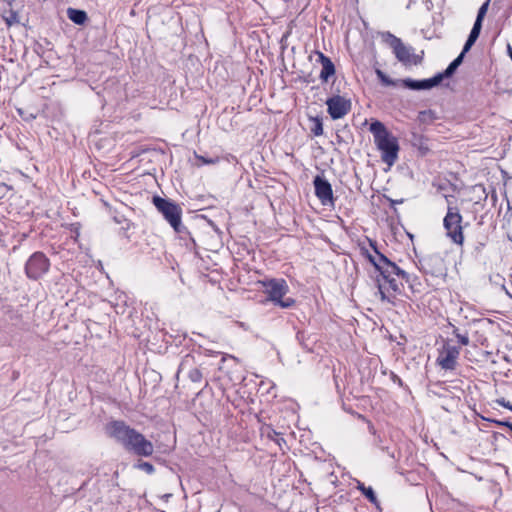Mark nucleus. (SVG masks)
I'll list each match as a JSON object with an SVG mask.
<instances>
[{
	"instance_id": "obj_5",
	"label": "nucleus",
	"mask_w": 512,
	"mask_h": 512,
	"mask_svg": "<svg viewBox=\"0 0 512 512\" xmlns=\"http://www.w3.org/2000/svg\"><path fill=\"white\" fill-rule=\"evenodd\" d=\"M462 216L457 210L453 208H449L448 212L444 218L443 224L446 230V235L458 245H462L464 241L463 231H462Z\"/></svg>"
},
{
	"instance_id": "obj_28",
	"label": "nucleus",
	"mask_w": 512,
	"mask_h": 512,
	"mask_svg": "<svg viewBox=\"0 0 512 512\" xmlns=\"http://www.w3.org/2000/svg\"><path fill=\"white\" fill-rule=\"evenodd\" d=\"M497 403L499 405L509 409V410H512V405L510 404V402L505 401V399H503V398L502 399H498Z\"/></svg>"
},
{
	"instance_id": "obj_18",
	"label": "nucleus",
	"mask_w": 512,
	"mask_h": 512,
	"mask_svg": "<svg viewBox=\"0 0 512 512\" xmlns=\"http://www.w3.org/2000/svg\"><path fill=\"white\" fill-rule=\"evenodd\" d=\"M464 54L465 53H463V51H462L460 53V55L449 64V66L446 68V70L442 73L443 78L449 77L455 72V70L458 68V66L462 63Z\"/></svg>"
},
{
	"instance_id": "obj_11",
	"label": "nucleus",
	"mask_w": 512,
	"mask_h": 512,
	"mask_svg": "<svg viewBox=\"0 0 512 512\" xmlns=\"http://www.w3.org/2000/svg\"><path fill=\"white\" fill-rule=\"evenodd\" d=\"M315 194L323 205L333 204V192L330 183L320 176L314 179Z\"/></svg>"
},
{
	"instance_id": "obj_24",
	"label": "nucleus",
	"mask_w": 512,
	"mask_h": 512,
	"mask_svg": "<svg viewBox=\"0 0 512 512\" xmlns=\"http://www.w3.org/2000/svg\"><path fill=\"white\" fill-rule=\"evenodd\" d=\"M137 468L145 471L147 474H152L154 472V467L152 464L148 462H140L137 464Z\"/></svg>"
},
{
	"instance_id": "obj_10",
	"label": "nucleus",
	"mask_w": 512,
	"mask_h": 512,
	"mask_svg": "<svg viewBox=\"0 0 512 512\" xmlns=\"http://www.w3.org/2000/svg\"><path fill=\"white\" fill-rule=\"evenodd\" d=\"M328 107V113L332 119L343 118L351 109V103L349 100L341 96H334L326 101Z\"/></svg>"
},
{
	"instance_id": "obj_9",
	"label": "nucleus",
	"mask_w": 512,
	"mask_h": 512,
	"mask_svg": "<svg viewBox=\"0 0 512 512\" xmlns=\"http://www.w3.org/2000/svg\"><path fill=\"white\" fill-rule=\"evenodd\" d=\"M370 261L381 273L383 279H388L394 275L403 279L407 277V273L404 270L400 269L395 263L391 262L383 254L377 253L376 257L370 256Z\"/></svg>"
},
{
	"instance_id": "obj_12",
	"label": "nucleus",
	"mask_w": 512,
	"mask_h": 512,
	"mask_svg": "<svg viewBox=\"0 0 512 512\" xmlns=\"http://www.w3.org/2000/svg\"><path fill=\"white\" fill-rule=\"evenodd\" d=\"M423 269L434 276H440L445 273L443 258L438 254L428 255L421 261Z\"/></svg>"
},
{
	"instance_id": "obj_8",
	"label": "nucleus",
	"mask_w": 512,
	"mask_h": 512,
	"mask_svg": "<svg viewBox=\"0 0 512 512\" xmlns=\"http://www.w3.org/2000/svg\"><path fill=\"white\" fill-rule=\"evenodd\" d=\"M386 42L393 49L396 58L405 65L417 64V58L410 47L405 46L396 36L387 33Z\"/></svg>"
},
{
	"instance_id": "obj_29",
	"label": "nucleus",
	"mask_w": 512,
	"mask_h": 512,
	"mask_svg": "<svg viewBox=\"0 0 512 512\" xmlns=\"http://www.w3.org/2000/svg\"><path fill=\"white\" fill-rule=\"evenodd\" d=\"M431 115V112L430 111H423V112H420V120H425L427 116H430Z\"/></svg>"
},
{
	"instance_id": "obj_14",
	"label": "nucleus",
	"mask_w": 512,
	"mask_h": 512,
	"mask_svg": "<svg viewBox=\"0 0 512 512\" xmlns=\"http://www.w3.org/2000/svg\"><path fill=\"white\" fill-rule=\"evenodd\" d=\"M400 290V284L394 277H389L388 279H383V282L379 281L378 284V293L381 297L382 301H387L389 303L393 302L395 292Z\"/></svg>"
},
{
	"instance_id": "obj_22",
	"label": "nucleus",
	"mask_w": 512,
	"mask_h": 512,
	"mask_svg": "<svg viewBox=\"0 0 512 512\" xmlns=\"http://www.w3.org/2000/svg\"><path fill=\"white\" fill-rule=\"evenodd\" d=\"M114 219L121 225V229L124 231H128L132 226L131 222L124 217H115Z\"/></svg>"
},
{
	"instance_id": "obj_23",
	"label": "nucleus",
	"mask_w": 512,
	"mask_h": 512,
	"mask_svg": "<svg viewBox=\"0 0 512 512\" xmlns=\"http://www.w3.org/2000/svg\"><path fill=\"white\" fill-rule=\"evenodd\" d=\"M363 494L365 495L368 500L374 504L377 503L376 495L372 489V487L363 488Z\"/></svg>"
},
{
	"instance_id": "obj_1",
	"label": "nucleus",
	"mask_w": 512,
	"mask_h": 512,
	"mask_svg": "<svg viewBox=\"0 0 512 512\" xmlns=\"http://www.w3.org/2000/svg\"><path fill=\"white\" fill-rule=\"evenodd\" d=\"M106 432L127 451L137 456L149 457L154 452V445L143 434L126 425L123 421H113L106 427Z\"/></svg>"
},
{
	"instance_id": "obj_27",
	"label": "nucleus",
	"mask_w": 512,
	"mask_h": 512,
	"mask_svg": "<svg viewBox=\"0 0 512 512\" xmlns=\"http://www.w3.org/2000/svg\"><path fill=\"white\" fill-rule=\"evenodd\" d=\"M456 334V337L458 338L459 342L462 344V345H468L469 344V338L467 335H462V334H459V333H455Z\"/></svg>"
},
{
	"instance_id": "obj_2",
	"label": "nucleus",
	"mask_w": 512,
	"mask_h": 512,
	"mask_svg": "<svg viewBox=\"0 0 512 512\" xmlns=\"http://www.w3.org/2000/svg\"><path fill=\"white\" fill-rule=\"evenodd\" d=\"M369 130L373 134L375 145L381 151L382 161L388 167L393 166L398 159L399 144L397 138L380 121L372 122Z\"/></svg>"
},
{
	"instance_id": "obj_7",
	"label": "nucleus",
	"mask_w": 512,
	"mask_h": 512,
	"mask_svg": "<svg viewBox=\"0 0 512 512\" xmlns=\"http://www.w3.org/2000/svg\"><path fill=\"white\" fill-rule=\"evenodd\" d=\"M460 348L446 341L438 350L436 363L444 370H454L458 364Z\"/></svg>"
},
{
	"instance_id": "obj_20",
	"label": "nucleus",
	"mask_w": 512,
	"mask_h": 512,
	"mask_svg": "<svg viewBox=\"0 0 512 512\" xmlns=\"http://www.w3.org/2000/svg\"><path fill=\"white\" fill-rule=\"evenodd\" d=\"M489 2H490V0H486V2H484L482 4V6L479 8L475 22H479V23L483 22V19L488 10Z\"/></svg>"
},
{
	"instance_id": "obj_25",
	"label": "nucleus",
	"mask_w": 512,
	"mask_h": 512,
	"mask_svg": "<svg viewBox=\"0 0 512 512\" xmlns=\"http://www.w3.org/2000/svg\"><path fill=\"white\" fill-rule=\"evenodd\" d=\"M312 132L316 136H320L323 133L322 123L319 119H315V126L312 128Z\"/></svg>"
},
{
	"instance_id": "obj_30",
	"label": "nucleus",
	"mask_w": 512,
	"mask_h": 512,
	"mask_svg": "<svg viewBox=\"0 0 512 512\" xmlns=\"http://www.w3.org/2000/svg\"><path fill=\"white\" fill-rule=\"evenodd\" d=\"M199 159H200V160H201V162H202V163H204V164H212V163H215V161H214V160H212V159H208V158H204V157H202V156H201V157H199Z\"/></svg>"
},
{
	"instance_id": "obj_4",
	"label": "nucleus",
	"mask_w": 512,
	"mask_h": 512,
	"mask_svg": "<svg viewBox=\"0 0 512 512\" xmlns=\"http://www.w3.org/2000/svg\"><path fill=\"white\" fill-rule=\"evenodd\" d=\"M153 204L176 232L182 231V209L179 205L159 196L153 197Z\"/></svg>"
},
{
	"instance_id": "obj_15",
	"label": "nucleus",
	"mask_w": 512,
	"mask_h": 512,
	"mask_svg": "<svg viewBox=\"0 0 512 512\" xmlns=\"http://www.w3.org/2000/svg\"><path fill=\"white\" fill-rule=\"evenodd\" d=\"M319 59L322 64V70L320 72V79L327 82L328 79L335 74V67L332 61L324 54L319 53Z\"/></svg>"
},
{
	"instance_id": "obj_26",
	"label": "nucleus",
	"mask_w": 512,
	"mask_h": 512,
	"mask_svg": "<svg viewBox=\"0 0 512 512\" xmlns=\"http://www.w3.org/2000/svg\"><path fill=\"white\" fill-rule=\"evenodd\" d=\"M189 378L193 381V382H198L201 380L202 378V374L200 373V371L198 369H194L192 371H190L189 373Z\"/></svg>"
},
{
	"instance_id": "obj_32",
	"label": "nucleus",
	"mask_w": 512,
	"mask_h": 512,
	"mask_svg": "<svg viewBox=\"0 0 512 512\" xmlns=\"http://www.w3.org/2000/svg\"><path fill=\"white\" fill-rule=\"evenodd\" d=\"M363 488H366V487L364 486V484H359V485H358V489H359V490H361L362 492H363Z\"/></svg>"
},
{
	"instance_id": "obj_6",
	"label": "nucleus",
	"mask_w": 512,
	"mask_h": 512,
	"mask_svg": "<svg viewBox=\"0 0 512 512\" xmlns=\"http://www.w3.org/2000/svg\"><path fill=\"white\" fill-rule=\"evenodd\" d=\"M50 267V261L42 252L33 253L25 264V273L29 279L38 280L46 274Z\"/></svg>"
},
{
	"instance_id": "obj_17",
	"label": "nucleus",
	"mask_w": 512,
	"mask_h": 512,
	"mask_svg": "<svg viewBox=\"0 0 512 512\" xmlns=\"http://www.w3.org/2000/svg\"><path fill=\"white\" fill-rule=\"evenodd\" d=\"M481 28H482V23L474 22V25L469 34V37L463 47V53H467L471 49V47L473 46V44L476 42V40L478 39V37L480 35Z\"/></svg>"
},
{
	"instance_id": "obj_16",
	"label": "nucleus",
	"mask_w": 512,
	"mask_h": 512,
	"mask_svg": "<svg viewBox=\"0 0 512 512\" xmlns=\"http://www.w3.org/2000/svg\"><path fill=\"white\" fill-rule=\"evenodd\" d=\"M67 17L77 25H83L87 21V14L81 9L69 7L67 9Z\"/></svg>"
},
{
	"instance_id": "obj_3",
	"label": "nucleus",
	"mask_w": 512,
	"mask_h": 512,
	"mask_svg": "<svg viewBox=\"0 0 512 512\" xmlns=\"http://www.w3.org/2000/svg\"><path fill=\"white\" fill-rule=\"evenodd\" d=\"M264 287V293L268 296L267 300L280 308L287 309L295 304V300L291 297H286L289 292V286L284 279H267L261 281Z\"/></svg>"
},
{
	"instance_id": "obj_19",
	"label": "nucleus",
	"mask_w": 512,
	"mask_h": 512,
	"mask_svg": "<svg viewBox=\"0 0 512 512\" xmlns=\"http://www.w3.org/2000/svg\"><path fill=\"white\" fill-rule=\"evenodd\" d=\"M3 20L5 21V23L7 24V26H12L14 24H18L19 23V15H18V12L13 10V9H10L6 15L3 16Z\"/></svg>"
},
{
	"instance_id": "obj_31",
	"label": "nucleus",
	"mask_w": 512,
	"mask_h": 512,
	"mask_svg": "<svg viewBox=\"0 0 512 512\" xmlns=\"http://www.w3.org/2000/svg\"><path fill=\"white\" fill-rule=\"evenodd\" d=\"M498 423L502 424V425H506V426H508L512 430V424H510V423H503V422H498Z\"/></svg>"
},
{
	"instance_id": "obj_13",
	"label": "nucleus",
	"mask_w": 512,
	"mask_h": 512,
	"mask_svg": "<svg viewBox=\"0 0 512 512\" xmlns=\"http://www.w3.org/2000/svg\"><path fill=\"white\" fill-rule=\"evenodd\" d=\"M443 80V74H437L432 78L424 79V80H413V79H404L402 80V84L404 87L411 90H429L437 85Z\"/></svg>"
},
{
	"instance_id": "obj_21",
	"label": "nucleus",
	"mask_w": 512,
	"mask_h": 512,
	"mask_svg": "<svg viewBox=\"0 0 512 512\" xmlns=\"http://www.w3.org/2000/svg\"><path fill=\"white\" fill-rule=\"evenodd\" d=\"M376 75L384 85H386V86L394 85V81H392L389 77H387L383 71L377 69Z\"/></svg>"
}]
</instances>
